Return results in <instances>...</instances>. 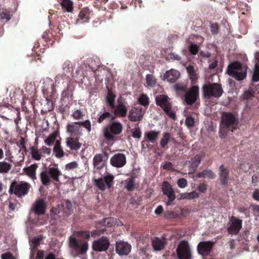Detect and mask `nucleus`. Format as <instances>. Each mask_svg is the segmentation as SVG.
Masks as SVG:
<instances>
[{
  "mask_svg": "<svg viewBox=\"0 0 259 259\" xmlns=\"http://www.w3.org/2000/svg\"><path fill=\"white\" fill-rule=\"evenodd\" d=\"M238 125L237 117L231 112H223L220 125L219 134L225 138L229 132H233Z\"/></svg>",
  "mask_w": 259,
  "mask_h": 259,
  "instance_id": "obj_1",
  "label": "nucleus"
},
{
  "mask_svg": "<svg viewBox=\"0 0 259 259\" xmlns=\"http://www.w3.org/2000/svg\"><path fill=\"white\" fill-rule=\"evenodd\" d=\"M248 67L239 61H233L228 66L227 73L238 81L245 79L247 76Z\"/></svg>",
  "mask_w": 259,
  "mask_h": 259,
  "instance_id": "obj_2",
  "label": "nucleus"
},
{
  "mask_svg": "<svg viewBox=\"0 0 259 259\" xmlns=\"http://www.w3.org/2000/svg\"><path fill=\"white\" fill-rule=\"evenodd\" d=\"M202 91L204 98L209 100L213 97L220 98L224 92L222 85L218 83L204 84Z\"/></svg>",
  "mask_w": 259,
  "mask_h": 259,
  "instance_id": "obj_3",
  "label": "nucleus"
},
{
  "mask_svg": "<svg viewBox=\"0 0 259 259\" xmlns=\"http://www.w3.org/2000/svg\"><path fill=\"white\" fill-rule=\"evenodd\" d=\"M157 105L160 106L170 118L175 120L176 115L175 112L172 110V105L170 102V99L163 94L157 96L155 98Z\"/></svg>",
  "mask_w": 259,
  "mask_h": 259,
  "instance_id": "obj_4",
  "label": "nucleus"
},
{
  "mask_svg": "<svg viewBox=\"0 0 259 259\" xmlns=\"http://www.w3.org/2000/svg\"><path fill=\"white\" fill-rule=\"evenodd\" d=\"M61 175L58 168L52 167L47 170L43 171L40 174V179L42 183L45 185L49 184L51 179L55 182L59 181V177Z\"/></svg>",
  "mask_w": 259,
  "mask_h": 259,
  "instance_id": "obj_5",
  "label": "nucleus"
},
{
  "mask_svg": "<svg viewBox=\"0 0 259 259\" xmlns=\"http://www.w3.org/2000/svg\"><path fill=\"white\" fill-rule=\"evenodd\" d=\"M30 188V185L26 182H13L10 186V192L21 197L26 195Z\"/></svg>",
  "mask_w": 259,
  "mask_h": 259,
  "instance_id": "obj_6",
  "label": "nucleus"
},
{
  "mask_svg": "<svg viewBox=\"0 0 259 259\" xmlns=\"http://www.w3.org/2000/svg\"><path fill=\"white\" fill-rule=\"evenodd\" d=\"M176 252L178 259H192L190 247L188 242L186 240L180 242L177 248Z\"/></svg>",
  "mask_w": 259,
  "mask_h": 259,
  "instance_id": "obj_7",
  "label": "nucleus"
},
{
  "mask_svg": "<svg viewBox=\"0 0 259 259\" xmlns=\"http://www.w3.org/2000/svg\"><path fill=\"white\" fill-rule=\"evenodd\" d=\"M114 176L107 172L103 178L95 180V185L101 191H104L106 189H109L112 185Z\"/></svg>",
  "mask_w": 259,
  "mask_h": 259,
  "instance_id": "obj_8",
  "label": "nucleus"
},
{
  "mask_svg": "<svg viewBox=\"0 0 259 259\" xmlns=\"http://www.w3.org/2000/svg\"><path fill=\"white\" fill-rule=\"evenodd\" d=\"M199 97V87L198 85H194L185 92L184 101L187 104L192 105L196 102Z\"/></svg>",
  "mask_w": 259,
  "mask_h": 259,
  "instance_id": "obj_9",
  "label": "nucleus"
},
{
  "mask_svg": "<svg viewBox=\"0 0 259 259\" xmlns=\"http://www.w3.org/2000/svg\"><path fill=\"white\" fill-rule=\"evenodd\" d=\"M69 245L74 250L81 254L85 253L89 248L87 241L82 240L78 241L73 236H71L69 238Z\"/></svg>",
  "mask_w": 259,
  "mask_h": 259,
  "instance_id": "obj_10",
  "label": "nucleus"
},
{
  "mask_svg": "<svg viewBox=\"0 0 259 259\" xmlns=\"http://www.w3.org/2000/svg\"><path fill=\"white\" fill-rule=\"evenodd\" d=\"M122 130V125L118 122H113L109 126L104 130V134L105 137L111 140L114 138V135L119 134Z\"/></svg>",
  "mask_w": 259,
  "mask_h": 259,
  "instance_id": "obj_11",
  "label": "nucleus"
},
{
  "mask_svg": "<svg viewBox=\"0 0 259 259\" xmlns=\"http://www.w3.org/2000/svg\"><path fill=\"white\" fill-rule=\"evenodd\" d=\"M163 194L167 197V205H170L176 199L175 191L170 184L167 181H164L161 185Z\"/></svg>",
  "mask_w": 259,
  "mask_h": 259,
  "instance_id": "obj_12",
  "label": "nucleus"
},
{
  "mask_svg": "<svg viewBox=\"0 0 259 259\" xmlns=\"http://www.w3.org/2000/svg\"><path fill=\"white\" fill-rule=\"evenodd\" d=\"M230 226L228 228L227 231L229 234L237 235L242 228V221L234 216L230 219Z\"/></svg>",
  "mask_w": 259,
  "mask_h": 259,
  "instance_id": "obj_13",
  "label": "nucleus"
},
{
  "mask_svg": "<svg viewBox=\"0 0 259 259\" xmlns=\"http://www.w3.org/2000/svg\"><path fill=\"white\" fill-rule=\"evenodd\" d=\"M214 244L210 241L200 242L197 246L198 253L203 256H208L211 252Z\"/></svg>",
  "mask_w": 259,
  "mask_h": 259,
  "instance_id": "obj_14",
  "label": "nucleus"
},
{
  "mask_svg": "<svg viewBox=\"0 0 259 259\" xmlns=\"http://www.w3.org/2000/svg\"><path fill=\"white\" fill-rule=\"evenodd\" d=\"M145 113V109H144L139 105H135L131 110V121H141Z\"/></svg>",
  "mask_w": 259,
  "mask_h": 259,
  "instance_id": "obj_15",
  "label": "nucleus"
},
{
  "mask_svg": "<svg viewBox=\"0 0 259 259\" xmlns=\"http://www.w3.org/2000/svg\"><path fill=\"white\" fill-rule=\"evenodd\" d=\"M218 175L221 184L224 187L227 186L229 180V169L224 164H222L219 168Z\"/></svg>",
  "mask_w": 259,
  "mask_h": 259,
  "instance_id": "obj_16",
  "label": "nucleus"
},
{
  "mask_svg": "<svg viewBox=\"0 0 259 259\" xmlns=\"http://www.w3.org/2000/svg\"><path fill=\"white\" fill-rule=\"evenodd\" d=\"M109 246V242L106 237H103L93 243V249L96 251H103L107 249Z\"/></svg>",
  "mask_w": 259,
  "mask_h": 259,
  "instance_id": "obj_17",
  "label": "nucleus"
},
{
  "mask_svg": "<svg viewBox=\"0 0 259 259\" xmlns=\"http://www.w3.org/2000/svg\"><path fill=\"white\" fill-rule=\"evenodd\" d=\"M67 132L71 136H79L82 133V128L79 125V122H71L67 125Z\"/></svg>",
  "mask_w": 259,
  "mask_h": 259,
  "instance_id": "obj_18",
  "label": "nucleus"
},
{
  "mask_svg": "<svg viewBox=\"0 0 259 259\" xmlns=\"http://www.w3.org/2000/svg\"><path fill=\"white\" fill-rule=\"evenodd\" d=\"M111 164L115 167L123 166L126 162L125 157L123 154H115L110 160Z\"/></svg>",
  "mask_w": 259,
  "mask_h": 259,
  "instance_id": "obj_19",
  "label": "nucleus"
},
{
  "mask_svg": "<svg viewBox=\"0 0 259 259\" xmlns=\"http://www.w3.org/2000/svg\"><path fill=\"white\" fill-rule=\"evenodd\" d=\"M166 243V239L163 237L162 238L154 237L152 240V245L154 251L163 250Z\"/></svg>",
  "mask_w": 259,
  "mask_h": 259,
  "instance_id": "obj_20",
  "label": "nucleus"
},
{
  "mask_svg": "<svg viewBox=\"0 0 259 259\" xmlns=\"http://www.w3.org/2000/svg\"><path fill=\"white\" fill-rule=\"evenodd\" d=\"M116 251L119 255H127L130 252V245L127 242L117 241L116 244Z\"/></svg>",
  "mask_w": 259,
  "mask_h": 259,
  "instance_id": "obj_21",
  "label": "nucleus"
},
{
  "mask_svg": "<svg viewBox=\"0 0 259 259\" xmlns=\"http://www.w3.org/2000/svg\"><path fill=\"white\" fill-rule=\"evenodd\" d=\"M66 145L70 149L73 150H77L81 146V144L79 142V137L73 138L72 136L66 139Z\"/></svg>",
  "mask_w": 259,
  "mask_h": 259,
  "instance_id": "obj_22",
  "label": "nucleus"
},
{
  "mask_svg": "<svg viewBox=\"0 0 259 259\" xmlns=\"http://www.w3.org/2000/svg\"><path fill=\"white\" fill-rule=\"evenodd\" d=\"M114 114L119 116H124L127 112L126 108L124 105V102L121 98L118 99V105L115 107L114 106Z\"/></svg>",
  "mask_w": 259,
  "mask_h": 259,
  "instance_id": "obj_23",
  "label": "nucleus"
},
{
  "mask_svg": "<svg viewBox=\"0 0 259 259\" xmlns=\"http://www.w3.org/2000/svg\"><path fill=\"white\" fill-rule=\"evenodd\" d=\"M180 76V72L176 70L171 69L164 74V78L169 82H175Z\"/></svg>",
  "mask_w": 259,
  "mask_h": 259,
  "instance_id": "obj_24",
  "label": "nucleus"
},
{
  "mask_svg": "<svg viewBox=\"0 0 259 259\" xmlns=\"http://www.w3.org/2000/svg\"><path fill=\"white\" fill-rule=\"evenodd\" d=\"M46 204L42 199L37 200L33 204L32 209L37 214H42L46 210Z\"/></svg>",
  "mask_w": 259,
  "mask_h": 259,
  "instance_id": "obj_25",
  "label": "nucleus"
},
{
  "mask_svg": "<svg viewBox=\"0 0 259 259\" xmlns=\"http://www.w3.org/2000/svg\"><path fill=\"white\" fill-rule=\"evenodd\" d=\"M160 132V131H156L151 130L146 132L144 134V139L151 143H154L157 139Z\"/></svg>",
  "mask_w": 259,
  "mask_h": 259,
  "instance_id": "obj_26",
  "label": "nucleus"
},
{
  "mask_svg": "<svg viewBox=\"0 0 259 259\" xmlns=\"http://www.w3.org/2000/svg\"><path fill=\"white\" fill-rule=\"evenodd\" d=\"M202 159V156L200 154L195 155L191 161H189V168L192 170V172H194Z\"/></svg>",
  "mask_w": 259,
  "mask_h": 259,
  "instance_id": "obj_27",
  "label": "nucleus"
},
{
  "mask_svg": "<svg viewBox=\"0 0 259 259\" xmlns=\"http://www.w3.org/2000/svg\"><path fill=\"white\" fill-rule=\"evenodd\" d=\"M37 168V164H33L23 169L24 172L33 180L36 179V170Z\"/></svg>",
  "mask_w": 259,
  "mask_h": 259,
  "instance_id": "obj_28",
  "label": "nucleus"
},
{
  "mask_svg": "<svg viewBox=\"0 0 259 259\" xmlns=\"http://www.w3.org/2000/svg\"><path fill=\"white\" fill-rule=\"evenodd\" d=\"M186 69L191 79V84L194 85L198 79V75L196 72L195 67L193 65H189Z\"/></svg>",
  "mask_w": 259,
  "mask_h": 259,
  "instance_id": "obj_29",
  "label": "nucleus"
},
{
  "mask_svg": "<svg viewBox=\"0 0 259 259\" xmlns=\"http://www.w3.org/2000/svg\"><path fill=\"white\" fill-rule=\"evenodd\" d=\"M54 152L55 156L57 158H61L64 155V152L61 147V143L60 140H57L55 142L54 148Z\"/></svg>",
  "mask_w": 259,
  "mask_h": 259,
  "instance_id": "obj_30",
  "label": "nucleus"
},
{
  "mask_svg": "<svg viewBox=\"0 0 259 259\" xmlns=\"http://www.w3.org/2000/svg\"><path fill=\"white\" fill-rule=\"evenodd\" d=\"M138 103L139 105H142L146 109L149 105V99L148 96L145 94H142L140 95L138 99Z\"/></svg>",
  "mask_w": 259,
  "mask_h": 259,
  "instance_id": "obj_31",
  "label": "nucleus"
},
{
  "mask_svg": "<svg viewBox=\"0 0 259 259\" xmlns=\"http://www.w3.org/2000/svg\"><path fill=\"white\" fill-rule=\"evenodd\" d=\"M104 156L101 154L95 155L94 157V165L98 168H100L104 165Z\"/></svg>",
  "mask_w": 259,
  "mask_h": 259,
  "instance_id": "obj_32",
  "label": "nucleus"
},
{
  "mask_svg": "<svg viewBox=\"0 0 259 259\" xmlns=\"http://www.w3.org/2000/svg\"><path fill=\"white\" fill-rule=\"evenodd\" d=\"M115 98V95L111 91H109L106 98V102L111 109L114 108Z\"/></svg>",
  "mask_w": 259,
  "mask_h": 259,
  "instance_id": "obj_33",
  "label": "nucleus"
},
{
  "mask_svg": "<svg viewBox=\"0 0 259 259\" xmlns=\"http://www.w3.org/2000/svg\"><path fill=\"white\" fill-rule=\"evenodd\" d=\"M12 164L5 161L0 162V174H7L12 168Z\"/></svg>",
  "mask_w": 259,
  "mask_h": 259,
  "instance_id": "obj_34",
  "label": "nucleus"
},
{
  "mask_svg": "<svg viewBox=\"0 0 259 259\" xmlns=\"http://www.w3.org/2000/svg\"><path fill=\"white\" fill-rule=\"evenodd\" d=\"M58 136V134L56 132H54L51 135H50L45 140V143L48 146H51L57 140H59L57 139Z\"/></svg>",
  "mask_w": 259,
  "mask_h": 259,
  "instance_id": "obj_35",
  "label": "nucleus"
},
{
  "mask_svg": "<svg viewBox=\"0 0 259 259\" xmlns=\"http://www.w3.org/2000/svg\"><path fill=\"white\" fill-rule=\"evenodd\" d=\"M199 197V194L196 191H192L190 193H185L181 194V199H192Z\"/></svg>",
  "mask_w": 259,
  "mask_h": 259,
  "instance_id": "obj_36",
  "label": "nucleus"
},
{
  "mask_svg": "<svg viewBox=\"0 0 259 259\" xmlns=\"http://www.w3.org/2000/svg\"><path fill=\"white\" fill-rule=\"evenodd\" d=\"M170 140V135L169 133L165 132L163 134V137L160 142V146L165 148L169 141Z\"/></svg>",
  "mask_w": 259,
  "mask_h": 259,
  "instance_id": "obj_37",
  "label": "nucleus"
},
{
  "mask_svg": "<svg viewBox=\"0 0 259 259\" xmlns=\"http://www.w3.org/2000/svg\"><path fill=\"white\" fill-rule=\"evenodd\" d=\"M146 83L147 86L154 88L156 85V80L153 75L148 74L146 76Z\"/></svg>",
  "mask_w": 259,
  "mask_h": 259,
  "instance_id": "obj_38",
  "label": "nucleus"
},
{
  "mask_svg": "<svg viewBox=\"0 0 259 259\" xmlns=\"http://www.w3.org/2000/svg\"><path fill=\"white\" fill-rule=\"evenodd\" d=\"M251 80L253 82L259 81V65L257 64L254 66Z\"/></svg>",
  "mask_w": 259,
  "mask_h": 259,
  "instance_id": "obj_39",
  "label": "nucleus"
},
{
  "mask_svg": "<svg viewBox=\"0 0 259 259\" xmlns=\"http://www.w3.org/2000/svg\"><path fill=\"white\" fill-rule=\"evenodd\" d=\"M185 125L189 128L193 127L195 125V121L194 117L191 115H188L186 116L185 120Z\"/></svg>",
  "mask_w": 259,
  "mask_h": 259,
  "instance_id": "obj_40",
  "label": "nucleus"
},
{
  "mask_svg": "<svg viewBox=\"0 0 259 259\" xmlns=\"http://www.w3.org/2000/svg\"><path fill=\"white\" fill-rule=\"evenodd\" d=\"M62 7L67 12H71L72 10V2L70 0H62L61 2Z\"/></svg>",
  "mask_w": 259,
  "mask_h": 259,
  "instance_id": "obj_41",
  "label": "nucleus"
},
{
  "mask_svg": "<svg viewBox=\"0 0 259 259\" xmlns=\"http://www.w3.org/2000/svg\"><path fill=\"white\" fill-rule=\"evenodd\" d=\"M210 28V31L212 35H215L219 33L220 31V27L218 23L214 22L211 23Z\"/></svg>",
  "mask_w": 259,
  "mask_h": 259,
  "instance_id": "obj_42",
  "label": "nucleus"
},
{
  "mask_svg": "<svg viewBox=\"0 0 259 259\" xmlns=\"http://www.w3.org/2000/svg\"><path fill=\"white\" fill-rule=\"evenodd\" d=\"M9 12L6 10L0 11V21H7L10 19Z\"/></svg>",
  "mask_w": 259,
  "mask_h": 259,
  "instance_id": "obj_43",
  "label": "nucleus"
},
{
  "mask_svg": "<svg viewBox=\"0 0 259 259\" xmlns=\"http://www.w3.org/2000/svg\"><path fill=\"white\" fill-rule=\"evenodd\" d=\"M31 153L33 159L36 160H39L41 159V155L37 148L32 147L31 148Z\"/></svg>",
  "mask_w": 259,
  "mask_h": 259,
  "instance_id": "obj_44",
  "label": "nucleus"
},
{
  "mask_svg": "<svg viewBox=\"0 0 259 259\" xmlns=\"http://www.w3.org/2000/svg\"><path fill=\"white\" fill-rule=\"evenodd\" d=\"M254 92L252 90H248L245 91L242 95V100H249L254 97Z\"/></svg>",
  "mask_w": 259,
  "mask_h": 259,
  "instance_id": "obj_45",
  "label": "nucleus"
},
{
  "mask_svg": "<svg viewBox=\"0 0 259 259\" xmlns=\"http://www.w3.org/2000/svg\"><path fill=\"white\" fill-rule=\"evenodd\" d=\"M188 49L191 54L195 55L197 54L198 52L199 47L196 44L191 43L189 45Z\"/></svg>",
  "mask_w": 259,
  "mask_h": 259,
  "instance_id": "obj_46",
  "label": "nucleus"
},
{
  "mask_svg": "<svg viewBox=\"0 0 259 259\" xmlns=\"http://www.w3.org/2000/svg\"><path fill=\"white\" fill-rule=\"evenodd\" d=\"M84 114L79 110H74L72 114V116L76 120H79L83 118Z\"/></svg>",
  "mask_w": 259,
  "mask_h": 259,
  "instance_id": "obj_47",
  "label": "nucleus"
},
{
  "mask_svg": "<svg viewBox=\"0 0 259 259\" xmlns=\"http://www.w3.org/2000/svg\"><path fill=\"white\" fill-rule=\"evenodd\" d=\"M175 89L178 93H184L186 92L187 87L183 84L177 83L175 85Z\"/></svg>",
  "mask_w": 259,
  "mask_h": 259,
  "instance_id": "obj_48",
  "label": "nucleus"
},
{
  "mask_svg": "<svg viewBox=\"0 0 259 259\" xmlns=\"http://www.w3.org/2000/svg\"><path fill=\"white\" fill-rule=\"evenodd\" d=\"M80 127L83 126L85 128L87 131L90 132L91 131V123L89 120H87L83 122H79Z\"/></svg>",
  "mask_w": 259,
  "mask_h": 259,
  "instance_id": "obj_49",
  "label": "nucleus"
},
{
  "mask_svg": "<svg viewBox=\"0 0 259 259\" xmlns=\"http://www.w3.org/2000/svg\"><path fill=\"white\" fill-rule=\"evenodd\" d=\"M141 135V131L139 127H136L132 132V136L135 138L140 139Z\"/></svg>",
  "mask_w": 259,
  "mask_h": 259,
  "instance_id": "obj_50",
  "label": "nucleus"
},
{
  "mask_svg": "<svg viewBox=\"0 0 259 259\" xmlns=\"http://www.w3.org/2000/svg\"><path fill=\"white\" fill-rule=\"evenodd\" d=\"M204 171L205 178H208L211 179H213L215 178V175L210 169H205Z\"/></svg>",
  "mask_w": 259,
  "mask_h": 259,
  "instance_id": "obj_51",
  "label": "nucleus"
},
{
  "mask_svg": "<svg viewBox=\"0 0 259 259\" xmlns=\"http://www.w3.org/2000/svg\"><path fill=\"white\" fill-rule=\"evenodd\" d=\"M178 186L181 188H184L187 185V181L184 178L179 179L177 181Z\"/></svg>",
  "mask_w": 259,
  "mask_h": 259,
  "instance_id": "obj_52",
  "label": "nucleus"
},
{
  "mask_svg": "<svg viewBox=\"0 0 259 259\" xmlns=\"http://www.w3.org/2000/svg\"><path fill=\"white\" fill-rule=\"evenodd\" d=\"M2 259H15L12 253L6 252L1 254Z\"/></svg>",
  "mask_w": 259,
  "mask_h": 259,
  "instance_id": "obj_53",
  "label": "nucleus"
},
{
  "mask_svg": "<svg viewBox=\"0 0 259 259\" xmlns=\"http://www.w3.org/2000/svg\"><path fill=\"white\" fill-rule=\"evenodd\" d=\"M207 185L205 183H201L198 187V190L202 193H205L207 190Z\"/></svg>",
  "mask_w": 259,
  "mask_h": 259,
  "instance_id": "obj_54",
  "label": "nucleus"
},
{
  "mask_svg": "<svg viewBox=\"0 0 259 259\" xmlns=\"http://www.w3.org/2000/svg\"><path fill=\"white\" fill-rule=\"evenodd\" d=\"M41 240V237L35 238L32 240L31 243L33 248L35 249L37 248L38 245L39 244Z\"/></svg>",
  "mask_w": 259,
  "mask_h": 259,
  "instance_id": "obj_55",
  "label": "nucleus"
},
{
  "mask_svg": "<svg viewBox=\"0 0 259 259\" xmlns=\"http://www.w3.org/2000/svg\"><path fill=\"white\" fill-rule=\"evenodd\" d=\"M110 116V114L109 112H104L101 114L98 119V122L99 123L102 122L104 119L109 117Z\"/></svg>",
  "mask_w": 259,
  "mask_h": 259,
  "instance_id": "obj_56",
  "label": "nucleus"
},
{
  "mask_svg": "<svg viewBox=\"0 0 259 259\" xmlns=\"http://www.w3.org/2000/svg\"><path fill=\"white\" fill-rule=\"evenodd\" d=\"M168 57L170 59L173 60L180 61L182 59V58L180 55L176 54L175 53H170L168 55Z\"/></svg>",
  "mask_w": 259,
  "mask_h": 259,
  "instance_id": "obj_57",
  "label": "nucleus"
},
{
  "mask_svg": "<svg viewBox=\"0 0 259 259\" xmlns=\"http://www.w3.org/2000/svg\"><path fill=\"white\" fill-rule=\"evenodd\" d=\"M162 167L164 169L166 170H174L171 162L169 161H166L164 162L162 165Z\"/></svg>",
  "mask_w": 259,
  "mask_h": 259,
  "instance_id": "obj_58",
  "label": "nucleus"
},
{
  "mask_svg": "<svg viewBox=\"0 0 259 259\" xmlns=\"http://www.w3.org/2000/svg\"><path fill=\"white\" fill-rule=\"evenodd\" d=\"M41 153L44 154H46L48 155H49L51 153V149L43 146L40 149Z\"/></svg>",
  "mask_w": 259,
  "mask_h": 259,
  "instance_id": "obj_59",
  "label": "nucleus"
},
{
  "mask_svg": "<svg viewBox=\"0 0 259 259\" xmlns=\"http://www.w3.org/2000/svg\"><path fill=\"white\" fill-rule=\"evenodd\" d=\"M78 235L81 238H83L85 239H89L90 237V233L89 232H78Z\"/></svg>",
  "mask_w": 259,
  "mask_h": 259,
  "instance_id": "obj_60",
  "label": "nucleus"
},
{
  "mask_svg": "<svg viewBox=\"0 0 259 259\" xmlns=\"http://www.w3.org/2000/svg\"><path fill=\"white\" fill-rule=\"evenodd\" d=\"M140 168H135L133 170L132 172H131V178L134 179L136 178L139 174Z\"/></svg>",
  "mask_w": 259,
  "mask_h": 259,
  "instance_id": "obj_61",
  "label": "nucleus"
},
{
  "mask_svg": "<svg viewBox=\"0 0 259 259\" xmlns=\"http://www.w3.org/2000/svg\"><path fill=\"white\" fill-rule=\"evenodd\" d=\"M252 198L256 200L259 201V190L255 189L252 193Z\"/></svg>",
  "mask_w": 259,
  "mask_h": 259,
  "instance_id": "obj_62",
  "label": "nucleus"
},
{
  "mask_svg": "<svg viewBox=\"0 0 259 259\" xmlns=\"http://www.w3.org/2000/svg\"><path fill=\"white\" fill-rule=\"evenodd\" d=\"M87 10H83L81 11L79 14V18H80L81 20H83L84 19L87 18Z\"/></svg>",
  "mask_w": 259,
  "mask_h": 259,
  "instance_id": "obj_63",
  "label": "nucleus"
},
{
  "mask_svg": "<svg viewBox=\"0 0 259 259\" xmlns=\"http://www.w3.org/2000/svg\"><path fill=\"white\" fill-rule=\"evenodd\" d=\"M259 182V174L254 175L252 177V183L255 184Z\"/></svg>",
  "mask_w": 259,
  "mask_h": 259,
  "instance_id": "obj_64",
  "label": "nucleus"
}]
</instances>
